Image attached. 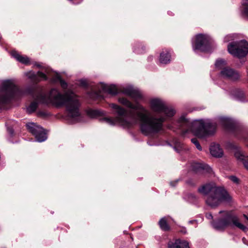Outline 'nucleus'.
Here are the masks:
<instances>
[{
  "mask_svg": "<svg viewBox=\"0 0 248 248\" xmlns=\"http://www.w3.org/2000/svg\"><path fill=\"white\" fill-rule=\"evenodd\" d=\"M51 82L59 81L63 93L56 88H52L48 93H40L34 97L35 101L26 106V112L31 114L34 112L38 107V103L44 105L51 104L56 108L65 106L68 112L67 120L70 124L78 122V96L70 86L61 77L56 75L50 79Z\"/></svg>",
  "mask_w": 248,
  "mask_h": 248,
  "instance_id": "obj_2",
  "label": "nucleus"
},
{
  "mask_svg": "<svg viewBox=\"0 0 248 248\" xmlns=\"http://www.w3.org/2000/svg\"><path fill=\"white\" fill-rule=\"evenodd\" d=\"M192 168L193 170L196 172L203 170L210 173L212 171V169L208 165L199 163H193L192 164Z\"/></svg>",
  "mask_w": 248,
  "mask_h": 248,
  "instance_id": "obj_16",
  "label": "nucleus"
},
{
  "mask_svg": "<svg viewBox=\"0 0 248 248\" xmlns=\"http://www.w3.org/2000/svg\"><path fill=\"white\" fill-rule=\"evenodd\" d=\"M81 118H82L81 116L78 113V122L82 121Z\"/></svg>",
  "mask_w": 248,
  "mask_h": 248,
  "instance_id": "obj_33",
  "label": "nucleus"
},
{
  "mask_svg": "<svg viewBox=\"0 0 248 248\" xmlns=\"http://www.w3.org/2000/svg\"><path fill=\"white\" fill-rule=\"evenodd\" d=\"M242 240H243V241L244 243H245V241L246 240V239L244 237V238H243Z\"/></svg>",
  "mask_w": 248,
  "mask_h": 248,
  "instance_id": "obj_36",
  "label": "nucleus"
},
{
  "mask_svg": "<svg viewBox=\"0 0 248 248\" xmlns=\"http://www.w3.org/2000/svg\"><path fill=\"white\" fill-rule=\"evenodd\" d=\"M207 217L208 218H213V216H212V215H211V214H210L207 215Z\"/></svg>",
  "mask_w": 248,
  "mask_h": 248,
  "instance_id": "obj_34",
  "label": "nucleus"
},
{
  "mask_svg": "<svg viewBox=\"0 0 248 248\" xmlns=\"http://www.w3.org/2000/svg\"><path fill=\"white\" fill-rule=\"evenodd\" d=\"M34 89L28 86L25 89L16 86L14 80L3 81L0 85V110L6 108L13 100L18 99L25 95H33Z\"/></svg>",
  "mask_w": 248,
  "mask_h": 248,
  "instance_id": "obj_3",
  "label": "nucleus"
},
{
  "mask_svg": "<svg viewBox=\"0 0 248 248\" xmlns=\"http://www.w3.org/2000/svg\"><path fill=\"white\" fill-rule=\"evenodd\" d=\"M191 142L195 144L196 148L200 151H201L202 149V148L200 144L199 141H198L197 139L196 138H193L191 140Z\"/></svg>",
  "mask_w": 248,
  "mask_h": 248,
  "instance_id": "obj_28",
  "label": "nucleus"
},
{
  "mask_svg": "<svg viewBox=\"0 0 248 248\" xmlns=\"http://www.w3.org/2000/svg\"><path fill=\"white\" fill-rule=\"evenodd\" d=\"M168 246L169 248H189L188 243L186 241L179 239L176 240L175 242H169Z\"/></svg>",
  "mask_w": 248,
  "mask_h": 248,
  "instance_id": "obj_15",
  "label": "nucleus"
},
{
  "mask_svg": "<svg viewBox=\"0 0 248 248\" xmlns=\"http://www.w3.org/2000/svg\"><path fill=\"white\" fill-rule=\"evenodd\" d=\"M178 123L180 127L186 128L185 133L190 130L194 135L199 138H203L207 136L213 134L217 128V124L215 123L196 121L190 123L187 119L183 117L179 119Z\"/></svg>",
  "mask_w": 248,
  "mask_h": 248,
  "instance_id": "obj_5",
  "label": "nucleus"
},
{
  "mask_svg": "<svg viewBox=\"0 0 248 248\" xmlns=\"http://www.w3.org/2000/svg\"><path fill=\"white\" fill-rule=\"evenodd\" d=\"M220 75L223 78L232 80H237L240 78V75L238 72L229 67L222 68Z\"/></svg>",
  "mask_w": 248,
  "mask_h": 248,
  "instance_id": "obj_12",
  "label": "nucleus"
},
{
  "mask_svg": "<svg viewBox=\"0 0 248 248\" xmlns=\"http://www.w3.org/2000/svg\"><path fill=\"white\" fill-rule=\"evenodd\" d=\"M211 154L215 157H220L223 155V151L218 144L212 145L210 148Z\"/></svg>",
  "mask_w": 248,
  "mask_h": 248,
  "instance_id": "obj_18",
  "label": "nucleus"
},
{
  "mask_svg": "<svg viewBox=\"0 0 248 248\" xmlns=\"http://www.w3.org/2000/svg\"><path fill=\"white\" fill-rule=\"evenodd\" d=\"M225 65V61L223 60H217L216 62L215 65L217 67L222 69L223 67Z\"/></svg>",
  "mask_w": 248,
  "mask_h": 248,
  "instance_id": "obj_26",
  "label": "nucleus"
},
{
  "mask_svg": "<svg viewBox=\"0 0 248 248\" xmlns=\"http://www.w3.org/2000/svg\"><path fill=\"white\" fill-rule=\"evenodd\" d=\"M119 101L131 109L127 111L117 105L111 104L110 107L115 110V113L118 116L115 119L105 118L102 121L110 125H114L116 122H119L124 125L130 126L139 120L141 122V131L145 135L160 131L162 129L163 123L168 118L172 117L175 113L173 108L159 99H154L151 101V109L159 118L149 117L148 111L138 102L133 104L127 99L124 97L120 98Z\"/></svg>",
  "mask_w": 248,
  "mask_h": 248,
  "instance_id": "obj_1",
  "label": "nucleus"
},
{
  "mask_svg": "<svg viewBox=\"0 0 248 248\" xmlns=\"http://www.w3.org/2000/svg\"><path fill=\"white\" fill-rule=\"evenodd\" d=\"M97 91L92 90L88 93V97L93 100H101L104 99V96L101 94V91H103L111 95H116L118 93V89L115 85H107L104 84H100L97 86Z\"/></svg>",
  "mask_w": 248,
  "mask_h": 248,
  "instance_id": "obj_8",
  "label": "nucleus"
},
{
  "mask_svg": "<svg viewBox=\"0 0 248 248\" xmlns=\"http://www.w3.org/2000/svg\"><path fill=\"white\" fill-rule=\"evenodd\" d=\"M242 5H248V0H245V1L242 2Z\"/></svg>",
  "mask_w": 248,
  "mask_h": 248,
  "instance_id": "obj_32",
  "label": "nucleus"
},
{
  "mask_svg": "<svg viewBox=\"0 0 248 248\" xmlns=\"http://www.w3.org/2000/svg\"><path fill=\"white\" fill-rule=\"evenodd\" d=\"M34 66L37 67L41 69L39 71H43L48 77V80L50 78L51 70L48 67L44 65L41 63H35Z\"/></svg>",
  "mask_w": 248,
  "mask_h": 248,
  "instance_id": "obj_21",
  "label": "nucleus"
},
{
  "mask_svg": "<svg viewBox=\"0 0 248 248\" xmlns=\"http://www.w3.org/2000/svg\"><path fill=\"white\" fill-rule=\"evenodd\" d=\"M15 123V122L14 121H9L8 122H7L5 124L6 126L7 127V132H8V133L10 137L8 140L10 142H13V143H14V141L13 140H11L10 138L13 137L14 136V131L13 127L11 126V125Z\"/></svg>",
  "mask_w": 248,
  "mask_h": 248,
  "instance_id": "obj_22",
  "label": "nucleus"
},
{
  "mask_svg": "<svg viewBox=\"0 0 248 248\" xmlns=\"http://www.w3.org/2000/svg\"><path fill=\"white\" fill-rule=\"evenodd\" d=\"M228 50L234 57H244L248 53V43L245 40L231 42L228 46Z\"/></svg>",
  "mask_w": 248,
  "mask_h": 248,
  "instance_id": "obj_7",
  "label": "nucleus"
},
{
  "mask_svg": "<svg viewBox=\"0 0 248 248\" xmlns=\"http://www.w3.org/2000/svg\"><path fill=\"white\" fill-rule=\"evenodd\" d=\"M27 130L34 136L35 141L38 142H44L47 138L46 131L41 126L33 122L26 124Z\"/></svg>",
  "mask_w": 248,
  "mask_h": 248,
  "instance_id": "obj_9",
  "label": "nucleus"
},
{
  "mask_svg": "<svg viewBox=\"0 0 248 248\" xmlns=\"http://www.w3.org/2000/svg\"><path fill=\"white\" fill-rule=\"evenodd\" d=\"M87 114L91 118H95L102 115L103 112L98 110L90 109L87 110Z\"/></svg>",
  "mask_w": 248,
  "mask_h": 248,
  "instance_id": "obj_23",
  "label": "nucleus"
},
{
  "mask_svg": "<svg viewBox=\"0 0 248 248\" xmlns=\"http://www.w3.org/2000/svg\"><path fill=\"white\" fill-rule=\"evenodd\" d=\"M39 114L42 116H46L48 115V114L46 112L40 111L39 112Z\"/></svg>",
  "mask_w": 248,
  "mask_h": 248,
  "instance_id": "obj_30",
  "label": "nucleus"
},
{
  "mask_svg": "<svg viewBox=\"0 0 248 248\" xmlns=\"http://www.w3.org/2000/svg\"><path fill=\"white\" fill-rule=\"evenodd\" d=\"M170 51L167 49L163 50L160 54L159 62L163 64H167L170 61Z\"/></svg>",
  "mask_w": 248,
  "mask_h": 248,
  "instance_id": "obj_17",
  "label": "nucleus"
},
{
  "mask_svg": "<svg viewBox=\"0 0 248 248\" xmlns=\"http://www.w3.org/2000/svg\"><path fill=\"white\" fill-rule=\"evenodd\" d=\"M123 93L124 94L130 96L135 101L141 99L143 97V95L140 90L132 87H128L124 89Z\"/></svg>",
  "mask_w": 248,
  "mask_h": 248,
  "instance_id": "obj_13",
  "label": "nucleus"
},
{
  "mask_svg": "<svg viewBox=\"0 0 248 248\" xmlns=\"http://www.w3.org/2000/svg\"><path fill=\"white\" fill-rule=\"evenodd\" d=\"M81 86L84 88H86L88 86V82L86 79H81L78 80V86Z\"/></svg>",
  "mask_w": 248,
  "mask_h": 248,
  "instance_id": "obj_27",
  "label": "nucleus"
},
{
  "mask_svg": "<svg viewBox=\"0 0 248 248\" xmlns=\"http://www.w3.org/2000/svg\"><path fill=\"white\" fill-rule=\"evenodd\" d=\"M232 225L237 227L244 232L248 230L247 228L239 222L237 216L230 214H227L224 217L219 219L217 221L213 223L215 229L217 230H223L226 227Z\"/></svg>",
  "mask_w": 248,
  "mask_h": 248,
  "instance_id": "obj_6",
  "label": "nucleus"
},
{
  "mask_svg": "<svg viewBox=\"0 0 248 248\" xmlns=\"http://www.w3.org/2000/svg\"><path fill=\"white\" fill-rule=\"evenodd\" d=\"M243 216L246 219H247L248 220V215L247 216L246 215L244 214Z\"/></svg>",
  "mask_w": 248,
  "mask_h": 248,
  "instance_id": "obj_35",
  "label": "nucleus"
},
{
  "mask_svg": "<svg viewBox=\"0 0 248 248\" xmlns=\"http://www.w3.org/2000/svg\"><path fill=\"white\" fill-rule=\"evenodd\" d=\"M11 56L14 58L18 62L24 64H29L30 63V60L29 57L26 55H22L17 51L13 50L11 52Z\"/></svg>",
  "mask_w": 248,
  "mask_h": 248,
  "instance_id": "obj_14",
  "label": "nucleus"
},
{
  "mask_svg": "<svg viewBox=\"0 0 248 248\" xmlns=\"http://www.w3.org/2000/svg\"><path fill=\"white\" fill-rule=\"evenodd\" d=\"M135 51L136 53L138 54H140L142 53V51H140L139 48H135Z\"/></svg>",
  "mask_w": 248,
  "mask_h": 248,
  "instance_id": "obj_31",
  "label": "nucleus"
},
{
  "mask_svg": "<svg viewBox=\"0 0 248 248\" xmlns=\"http://www.w3.org/2000/svg\"><path fill=\"white\" fill-rule=\"evenodd\" d=\"M24 75L34 82H39L41 81L48 80V77L43 71H38L35 73L32 70H30L25 72Z\"/></svg>",
  "mask_w": 248,
  "mask_h": 248,
  "instance_id": "obj_10",
  "label": "nucleus"
},
{
  "mask_svg": "<svg viewBox=\"0 0 248 248\" xmlns=\"http://www.w3.org/2000/svg\"><path fill=\"white\" fill-rule=\"evenodd\" d=\"M70 2H72L73 0H68Z\"/></svg>",
  "mask_w": 248,
  "mask_h": 248,
  "instance_id": "obj_37",
  "label": "nucleus"
},
{
  "mask_svg": "<svg viewBox=\"0 0 248 248\" xmlns=\"http://www.w3.org/2000/svg\"><path fill=\"white\" fill-rule=\"evenodd\" d=\"M235 157L237 159L242 162L245 167L248 170V156H245L241 152L237 151L234 154Z\"/></svg>",
  "mask_w": 248,
  "mask_h": 248,
  "instance_id": "obj_19",
  "label": "nucleus"
},
{
  "mask_svg": "<svg viewBox=\"0 0 248 248\" xmlns=\"http://www.w3.org/2000/svg\"><path fill=\"white\" fill-rule=\"evenodd\" d=\"M141 49L143 50V46L141 47Z\"/></svg>",
  "mask_w": 248,
  "mask_h": 248,
  "instance_id": "obj_38",
  "label": "nucleus"
},
{
  "mask_svg": "<svg viewBox=\"0 0 248 248\" xmlns=\"http://www.w3.org/2000/svg\"><path fill=\"white\" fill-rule=\"evenodd\" d=\"M158 225L160 228V229L164 232H169L170 231V227L169 225L167 219L166 217L161 218L159 222Z\"/></svg>",
  "mask_w": 248,
  "mask_h": 248,
  "instance_id": "obj_20",
  "label": "nucleus"
},
{
  "mask_svg": "<svg viewBox=\"0 0 248 248\" xmlns=\"http://www.w3.org/2000/svg\"><path fill=\"white\" fill-rule=\"evenodd\" d=\"M198 192L206 196L205 202L211 208H216L222 202H230L232 198L227 191L213 182L205 183L198 188Z\"/></svg>",
  "mask_w": 248,
  "mask_h": 248,
  "instance_id": "obj_4",
  "label": "nucleus"
},
{
  "mask_svg": "<svg viewBox=\"0 0 248 248\" xmlns=\"http://www.w3.org/2000/svg\"><path fill=\"white\" fill-rule=\"evenodd\" d=\"M220 122L221 124L225 128H228L231 127V122L230 120L227 118H221L220 119Z\"/></svg>",
  "mask_w": 248,
  "mask_h": 248,
  "instance_id": "obj_25",
  "label": "nucleus"
},
{
  "mask_svg": "<svg viewBox=\"0 0 248 248\" xmlns=\"http://www.w3.org/2000/svg\"><path fill=\"white\" fill-rule=\"evenodd\" d=\"M241 14L245 19L248 20V5H242L241 7Z\"/></svg>",
  "mask_w": 248,
  "mask_h": 248,
  "instance_id": "obj_24",
  "label": "nucleus"
},
{
  "mask_svg": "<svg viewBox=\"0 0 248 248\" xmlns=\"http://www.w3.org/2000/svg\"><path fill=\"white\" fill-rule=\"evenodd\" d=\"M210 46L209 40L207 37L202 34L197 35L196 39L195 49L202 51L206 50Z\"/></svg>",
  "mask_w": 248,
  "mask_h": 248,
  "instance_id": "obj_11",
  "label": "nucleus"
},
{
  "mask_svg": "<svg viewBox=\"0 0 248 248\" xmlns=\"http://www.w3.org/2000/svg\"><path fill=\"white\" fill-rule=\"evenodd\" d=\"M247 73H248V68L247 69Z\"/></svg>",
  "mask_w": 248,
  "mask_h": 248,
  "instance_id": "obj_39",
  "label": "nucleus"
},
{
  "mask_svg": "<svg viewBox=\"0 0 248 248\" xmlns=\"http://www.w3.org/2000/svg\"><path fill=\"white\" fill-rule=\"evenodd\" d=\"M230 179L233 182V183H235V184H239V179L236 177V176H230Z\"/></svg>",
  "mask_w": 248,
  "mask_h": 248,
  "instance_id": "obj_29",
  "label": "nucleus"
}]
</instances>
